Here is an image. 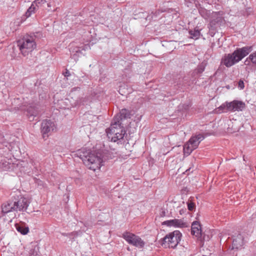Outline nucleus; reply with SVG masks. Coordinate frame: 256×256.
<instances>
[{
  "mask_svg": "<svg viewBox=\"0 0 256 256\" xmlns=\"http://www.w3.org/2000/svg\"><path fill=\"white\" fill-rule=\"evenodd\" d=\"M122 237L129 244L139 248H142L145 245V242L138 236L132 233L125 232L122 234Z\"/></svg>",
  "mask_w": 256,
  "mask_h": 256,
  "instance_id": "7",
  "label": "nucleus"
},
{
  "mask_svg": "<svg viewBox=\"0 0 256 256\" xmlns=\"http://www.w3.org/2000/svg\"><path fill=\"white\" fill-rule=\"evenodd\" d=\"M14 202H8L4 204L2 206V211L4 214H6L11 212L16 211Z\"/></svg>",
  "mask_w": 256,
  "mask_h": 256,
  "instance_id": "15",
  "label": "nucleus"
},
{
  "mask_svg": "<svg viewBox=\"0 0 256 256\" xmlns=\"http://www.w3.org/2000/svg\"><path fill=\"white\" fill-rule=\"evenodd\" d=\"M38 9V8L36 6H35L34 4L32 2L30 6L26 12V18H29L33 14L35 13Z\"/></svg>",
  "mask_w": 256,
  "mask_h": 256,
  "instance_id": "22",
  "label": "nucleus"
},
{
  "mask_svg": "<svg viewBox=\"0 0 256 256\" xmlns=\"http://www.w3.org/2000/svg\"><path fill=\"white\" fill-rule=\"evenodd\" d=\"M249 58L252 64L256 66V52L249 55Z\"/></svg>",
  "mask_w": 256,
  "mask_h": 256,
  "instance_id": "25",
  "label": "nucleus"
},
{
  "mask_svg": "<svg viewBox=\"0 0 256 256\" xmlns=\"http://www.w3.org/2000/svg\"><path fill=\"white\" fill-rule=\"evenodd\" d=\"M76 154L88 168L94 172L100 170L103 165V160L100 156L91 152L89 150H87L85 149L78 150Z\"/></svg>",
  "mask_w": 256,
  "mask_h": 256,
  "instance_id": "2",
  "label": "nucleus"
},
{
  "mask_svg": "<svg viewBox=\"0 0 256 256\" xmlns=\"http://www.w3.org/2000/svg\"><path fill=\"white\" fill-rule=\"evenodd\" d=\"M87 98H82L80 100H76V105H80V104H86V100H87Z\"/></svg>",
  "mask_w": 256,
  "mask_h": 256,
  "instance_id": "26",
  "label": "nucleus"
},
{
  "mask_svg": "<svg viewBox=\"0 0 256 256\" xmlns=\"http://www.w3.org/2000/svg\"><path fill=\"white\" fill-rule=\"evenodd\" d=\"M78 92V93H80V88H78V87H76V88H73L72 90L70 91V96H72V98L73 96H74V94H75V92Z\"/></svg>",
  "mask_w": 256,
  "mask_h": 256,
  "instance_id": "27",
  "label": "nucleus"
},
{
  "mask_svg": "<svg viewBox=\"0 0 256 256\" xmlns=\"http://www.w3.org/2000/svg\"><path fill=\"white\" fill-rule=\"evenodd\" d=\"M238 88L242 90H243L244 88V81L242 80H240L238 82Z\"/></svg>",
  "mask_w": 256,
  "mask_h": 256,
  "instance_id": "29",
  "label": "nucleus"
},
{
  "mask_svg": "<svg viewBox=\"0 0 256 256\" xmlns=\"http://www.w3.org/2000/svg\"><path fill=\"white\" fill-rule=\"evenodd\" d=\"M15 227L16 230L22 234H26L29 232V228L24 223L16 224Z\"/></svg>",
  "mask_w": 256,
  "mask_h": 256,
  "instance_id": "18",
  "label": "nucleus"
},
{
  "mask_svg": "<svg viewBox=\"0 0 256 256\" xmlns=\"http://www.w3.org/2000/svg\"><path fill=\"white\" fill-rule=\"evenodd\" d=\"M225 108H226V102L222 104L218 108V110L222 111Z\"/></svg>",
  "mask_w": 256,
  "mask_h": 256,
  "instance_id": "32",
  "label": "nucleus"
},
{
  "mask_svg": "<svg viewBox=\"0 0 256 256\" xmlns=\"http://www.w3.org/2000/svg\"><path fill=\"white\" fill-rule=\"evenodd\" d=\"M85 116H86L87 118H92V121H96L98 119V118L95 116H92L89 114H85Z\"/></svg>",
  "mask_w": 256,
  "mask_h": 256,
  "instance_id": "30",
  "label": "nucleus"
},
{
  "mask_svg": "<svg viewBox=\"0 0 256 256\" xmlns=\"http://www.w3.org/2000/svg\"><path fill=\"white\" fill-rule=\"evenodd\" d=\"M28 116L30 118V116H36L37 114V111L34 108H32L31 106L30 107L28 110Z\"/></svg>",
  "mask_w": 256,
  "mask_h": 256,
  "instance_id": "23",
  "label": "nucleus"
},
{
  "mask_svg": "<svg viewBox=\"0 0 256 256\" xmlns=\"http://www.w3.org/2000/svg\"><path fill=\"white\" fill-rule=\"evenodd\" d=\"M114 136H118V134H114Z\"/></svg>",
  "mask_w": 256,
  "mask_h": 256,
  "instance_id": "40",
  "label": "nucleus"
},
{
  "mask_svg": "<svg viewBox=\"0 0 256 256\" xmlns=\"http://www.w3.org/2000/svg\"><path fill=\"white\" fill-rule=\"evenodd\" d=\"M130 118V114L128 110L122 109L119 114L116 116L114 118V120H118L120 122L122 120Z\"/></svg>",
  "mask_w": 256,
  "mask_h": 256,
  "instance_id": "17",
  "label": "nucleus"
},
{
  "mask_svg": "<svg viewBox=\"0 0 256 256\" xmlns=\"http://www.w3.org/2000/svg\"><path fill=\"white\" fill-rule=\"evenodd\" d=\"M252 50V46L236 48L233 52L224 55L222 58V64L227 68H230L240 62Z\"/></svg>",
  "mask_w": 256,
  "mask_h": 256,
  "instance_id": "1",
  "label": "nucleus"
},
{
  "mask_svg": "<svg viewBox=\"0 0 256 256\" xmlns=\"http://www.w3.org/2000/svg\"><path fill=\"white\" fill-rule=\"evenodd\" d=\"M166 215V212L164 208H162L160 212V216L161 217L165 216Z\"/></svg>",
  "mask_w": 256,
  "mask_h": 256,
  "instance_id": "31",
  "label": "nucleus"
},
{
  "mask_svg": "<svg viewBox=\"0 0 256 256\" xmlns=\"http://www.w3.org/2000/svg\"><path fill=\"white\" fill-rule=\"evenodd\" d=\"M18 46L24 56H26L36 48V43L34 38L28 36L18 41Z\"/></svg>",
  "mask_w": 256,
  "mask_h": 256,
  "instance_id": "5",
  "label": "nucleus"
},
{
  "mask_svg": "<svg viewBox=\"0 0 256 256\" xmlns=\"http://www.w3.org/2000/svg\"><path fill=\"white\" fill-rule=\"evenodd\" d=\"M202 28L200 29L196 26L194 30H190L188 33L190 35V38L194 40H198V39L201 34L200 30Z\"/></svg>",
  "mask_w": 256,
  "mask_h": 256,
  "instance_id": "19",
  "label": "nucleus"
},
{
  "mask_svg": "<svg viewBox=\"0 0 256 256\" xmlns=\"http://www.w3.org/2000/svg\"><path fill=\"white\" fill-rule=\"evenodd\" d=\"M182 234L179 230H174L166 234L160 240V244L164 248H175L180 243Z\"/></svg>",
  "mask_w": 256,
  "mask_h": 256,
  "instance_id": "4",
  "label": "nucleus"
},
{
  "mask_svg": "<svg viewBox=\"0 0 256 256\" xmlns=\"http://www.w3.org/2000/svg\"><path fill=\"white\" fill-rule=\"evenodd\" d=\"M244 244V238L242 236L238 234L234 238L232 242V248L238 249L240 248Z\"/></svg>",
  "mask_w": 256,
  "mask_h": 256,
  "instance_id": "16",
  "label": "nucleus"
},
{
  "mask_svg": "<svg viewBox=\"0 0 256 256\" xmlns=\"http://www.w3.org/2000/svg\"><path fill=\"white\" fill-rule=\"evenodd\" d=\"M126 86L125 84H124V86H122L120 87V90L122 91V92H123V89H124Z\"/></svg>",
  "mask_w": 256,
  "mask_h": 256,
  "instance_id": "38",
  "label": "nucleus"
},
{
  "mask_svg": "<svg viewBox=\"0 0 256 256\" xmlns=\"http://www.w3.org/2000/svg\"><path fill=\"white\" fill-rule=\"evenodd\" d=\"M56 130V126L54 122L50 120H44L41 124V132L43 138L47 137L48 134Z\"/></svg>",
  "mask_w": 256,
  "mask_h": 256,
  "instance_id": "10",
  "label": "nucleus"
},
{
  "mask_svg": "<svg viewBox=\"0 0 256 256\" xmlns=\"http://www.w3.org/2000/svg\"><path fill=\"white\" fill-rule=\"evenodd\" d=\"M35 6L38 8L39 6H42V4L47 2L46 0H35L32 2Z\"/></svg>",
  "mask_w": 256,
  "mask_h": 256,
  "instance_id": "24",
  "label": "nucleus"
},
{
  "mask_svg": "<svg viewBox=\"0 0 256 256\" xmlns=\"http://www.w3.org/2000/svg\"><path fill=\"white\" fill-rule=\"evenodd\" d=\"M252 62L250 60L249 58V56L244 61V64L250 65V63Z\"/></svg>",
  "mask_w": 256,
  "mask_h": 256,
  "instance_id": "34",
  "label": "nucleus"
},
{
  "mask_svg": "<svg viewBox=\"0 0 256 256\" xmlns=\"http://www.w3.org/2000/svg\"><path fill=\"white\" fill-rule=\"evenodd\" d=\"M64 74L65 77H68L70 75V72L68 70H66V71L64 73Z\"/></svg>",
  "mask_w": 256,
  "mask_h": 256,
  "instance_id": "36",
  "label": "nucleus"
},
{
  "mask_svg": "<svg viewBox=\"0 0 256 256\" xmlns=\"http://www.w3.org/2000/svg\"><path fill=\"white\" fill-rule=\"evenodd\" d=\"M14 201L13 202L16 211H26L30 203V200L28 198L22 196L20 194L14 196Z\"/></svg>",
  "mask_w": 256,
  "mask_h": 256,
  "instance_id": "8",
  "label": "nucleus"
},
{
  "mask_svg": "<svg viewBox=\"0 0 256 256\" xmlns=\"http://www.w3.org/2000/svg\"><path fill=\"white\" fill-rule=\"evenodd\" d=\"M204 139V136L202 134H198L192 136L189 140L184 146V156H189L194 150L198 148L200 142Z\"/></svg>",
  "mask_w": 256,
  "mask_h": 256,
  "instance_id": "6",
  "label": "nucleus"
},
{
  "mask_svg": "<svg viewBox=\"0 0 256 256\" xmlns=\"http://www.w3.org/2000/svg\"><path fill=\"white\" fill-rule=\"evenodd\" d=\"M210 20V26L211 30H214L216 24H220L222 21V17L220 12H212Z\"/></svg>",
  "mask_w": 256,
  "mask_h": 256,
  "instance_id": "12",
  "label": "nucleus"
},
{
  "mask_svg": "<svg viewBox=\"0 0 256 256\" xmlns=\"http://www.w3.org/2000/svg\"><path fill=\"white\" fill-rule=\"evenodd\" d=\"M194 208V204L193 203H188V208L190 210H192Z\"/></svg>",
  "mask_w": 256,
  "mask_h": 256,
  "instance_id": "33",
  "label": "nucleus"
},
{
  "mask_svg": "<svg viewBox=\"0 0 256 256\" xmlns=\"http://www.w3.org/2000/svg\"><path fill=\"white\" fill-rule=\"evenodd\" d=\"M226 109L231 112L242 111L246 107L244 102L234 100L231 102H226Z\"/></svg>",
  "mask_w": 256,
  "mask_h": 256,
  "instance_id": "11",
  "label": "nucleus"
},
{
  "mask_svg": "<svg viewBox=\"0 0 256 256\" xmlns=\"http://www.w3.org/2000/svg\"><path fill=\"white\" fill-rule=\"evenodd\" d=\"M127 90H128L127 92H124V94L122 93V95H124V94H130L132 92V89L131 88L128 89Z\"/></svg>",
  "mask_w": 256,
  "mask_h": 256,
  "instance_id": "37",
  "label": "nucleus"
},
{
  "mask_svg": "<svg viewBox=\"0 0 256 256\" xmlns=\"http://www.w3.org/2000/svg\"><path fill=\"white\" fill-rule=\"evenodd\" d=\"M164 11H162V10H156L154 12H152V16H151V18L152 19H154V18H157V16L162 12Z\"/></svg>",
  "mask_w": 256,
  "mask_h": 256,
  "instance_id": "28",
  "label": "nucleus"
},
{
  "mask_svg": "<svg viewBox=\"0 0 256 256\" xmlns=\"http://www.w3.org/2000/svg\"><path fill=\"white\" fill-rule=\"evenodd\" d=\"M198 12L200 14L205 20H209L212 14L210 10H207L202 7H200L198 8Z\"/></svg>",
  "mask_w": 256,
  "mask_h": 256,
  "instance_id": "20",
  "label": "nucleus"
},
{
  "mask_svg": "<svg viewBox=\"0 0 256 256\" xmlns=\"http://www.w3.org/2000/svg\"><path fill=\"white\" fill-rule=\"evenodd\" d=\"M121 124L118 120L116 121L114 120L110 126L106 130L107 136L112 142H118L123 138L126 132L123 127L121 126Z\"/></svg>",
  "mask_w": 256,
  "mask_h": 256,
  "instance_id": "3",
  "label": "nucleus"
},
{
  "mask_svg": "<svg viewBox=\"0 0 256 256\" xmlns=\"http://www.w3.org/2000/svg\"><path fill=\"white\" fill-rule=\"evenodd\" d=\"M204 67L202 66V65H200L198 66V71L199 72H204Z\"/></svg>",
  "mask_w": 256,
  "mask_h": 256,
  "instance_id": "35",
  "label": "nucleus"
},
{
  "mask_svg": "<svg viewBox=\"0 0 256 256\" xmlns=\"http://www.w3.org/2000/svg\"><path fill=\"white\" fill-rule=\"evenodd\" d=\"M90 48V46L88 44H86L82 47H78L74 46L73 44H70V58L74 59L75 62L78 60V58L84 54L82 50L86 51Z\"/></svg>",
  "mask_w": 256,
  "mask_h": 256,
  "instance_id": "9",
  "label": "nucleus"
},
{
  "mask_svg": "<svg viewBox=\"0 0 256 256\" xmlns=\"http://www.w3.org/2000/svg\"><path fill=\"white\" fill-rule=\"evenodd\" d=\"M47 5H48V7H50L51 6L50 2H48Z\"/></svg>",
  "mask_w": 256,
  "mask_h": 256,
  "instance_id": "39",
  "label": "nucleus"
},
{
  "mask_svg": "<svg viewBox=\"0 0 256 256\" xmlns=\"http://www.w3.org/2000/svg\"><path fill=\"white\" fill-rule=\"evenodd\" d=\"M191 234L199 238L202 236V230L200 224L197 221L194 222L192 224Z\"/></svg>",
  "mask_w": 256,
  "mask_h": 256,
  "instance_id": "14",
  "label": "nucleus"
},
{
  "mask_svg": "<svg viewBox=\"0 0 256 256\" xmlns=\"http://www.w3.org/2000/svg\"><path fill=\"white\" fill-rule=\"evenodd\" d=\"M163 225H166L168 226H174L175 228H183L185 226V224L182 220L173 219L168 220L162 222Z\"/></svg>",
  "mask_w": 256,
  "mask_h": 256,
  "instance_id": "13",
  "label": "nucleus"
},
{
  "mask_svg": "<svg viewBox=\"0 0 256 256\" xmlns=\"http://www.w3.org/2000/svg\"><path fill=\"white\" fill-rule=\"evenodd\" d=\"M29 256H40L39 252V248L38 246H31L29 252Z\"/></svg>",
  "mask_w": 256,
  "mask_h": 256,
  "instance_id": "21",
  "label": "nucleus"
}]
</instances>
